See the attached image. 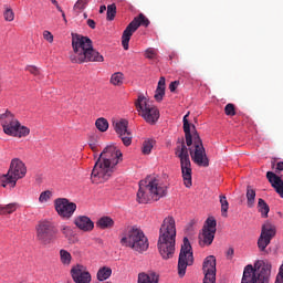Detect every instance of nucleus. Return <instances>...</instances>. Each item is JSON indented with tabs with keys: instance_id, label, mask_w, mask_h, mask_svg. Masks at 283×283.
Wrapping results in <instances>:
<instances>
[{
	"instance_id": "obj_43",
	"label": "nucleus",
	"mask_w": 283,
	"mask_h": 283,
	"mask_svg": "<svg viewBox=\"0 0 283 283\" xmlns=\"http://www.w3.org/2000/svg\"><path fill=\"white\" fill-rule=\"evenodd\" d=\"M27 72H30V74H33V76H39L40 71L36 66H27Z\"/></svg>"
},
{
	"instance_id": "obj_7",
	"label": "nucleus",
	"mask_w": 283,
	"mask_h": 283,
	"mask_svg": "<svg viewBox=\"0 0 283 283\" xmlns=\"http://www.w3.org/2000/svg\"><path fill=\"white\" fill-rule=\"evenodd\" d=\"M271 262L256 261L254 266L248 264L243 270L241 283H270L271 282Z\"/></svg>"
},
{
	"instance_id": "obj_41",
	"label": "nucleus",
	"mask_w": 283,
	"mask_h": 283,
	"mask_svg": "<svg viewBox=\"0 0 283 283\" xmlns=\"http://www.w3.org/2000/svg\"><path fill=\"white\" fill-rule=\"evenodd\" d=\"M43 39L48 41L49 43H54V35L50 31L43 32Z\"/></svg>"
},
{
	"instance_id": "obj_37",
	"label": "nucleus",
	"mask_w": 283,
	"mask_h": 283,
	"mask_svg": "<svg viewBox=\"0 0 283 283\" xmlns=\"http://www.w3.org/2000/svg\"><path fill=\"white\" fill-rule=\"evenodd\" d=\"M4 20L7 21H14V11L11 8H6L3 13Z\"/></svg>"
},
{
	"instance_id": "obj_20",
	"label": "nucleus",
	"mask_w": 283,
	"mask_h": 283,
	"mask_svg": "<svg viewBox=\"0 0 283 283\" xmlns=\"http://www.w3.org/2000/svg\"><path fill=\"white\" fill-rule=\"evenodd\" d=\"M71 277L75 283H92V274L85 265L77 264L71 269Z\"/></svg>"
},
{
	"instance_id": "obj_51",
	"label": "nucleus",
	"mask_w": 283,
	"mask_h": 283,
	"mask_svg": "<svg viewBox=\"0 0 283 283\" xmlns=\"http://www.w3.org/2000/svg\"><path fill=\"white\" fill-rule=\"evenodd\" d=\"M61 13H62V17H63L64 21L67 22V19H65V12L62 11Z\"/></svg>"
},
{
	"instance_id": "obj_34",
	"label": "nucleus",
	"mask_w": 283,
	"mask_h": 283,
	"mask_svg": "<svg viewBox=\"0 0 283 283\" xmlns=\"http://www.w3.org/2000/svg\"><path fill=\"white\" fill-rule=\"evenodd\" d=\"M124 75L122 72H116L114 73L112 76H111V83L112 85H122L123 84V81H124Z\"/></svg>"
},
{
	"instance_id": "obj_17",
	"label": "nucleus",
	"mask_w": 283,
	"mask_h": 283,
	"mask_svg": "<svg viewBox=\"0 0 283 283\" xmlns=\"http://www.w3.org/2000/svg\"><path fill=\"white\" fill-rule=\"evenodd\" d=\"M275 233L276 229L275 226H273L272 223L266 222L262 226L261 234L258 239V248L260 251H266V247L271 244V241L273 240Z\"/></svg>"
},
{
	"instance_id": "obj_35",
	"label": "nucleus",
	"mask_w": 283,
	"mask_h": 283,
	"mask_svg": "<svg viewBox=\"0 0 283 283\" xmlns=\"http://www.w3.org/2000/svg\"><path fill=\"white\" fill-rule=\"evenodd\" d=\"M116 18V4H108L107 6V20L108 21H114V19Z\"/></svg>"
},
{
	"instance_id": "obj_8",
	"label": "nucleus",
	"mask_w": 283,
	"mask_h": 283,
	"mask_svg": "<svg viewBox=\"0 0 283 283\" xmlns=\"http://www.w3.org/2000/svg\"><path fill=\"white\" fill-rule=\"evenodd\" d=\"M28 174V168L21 159H12L10 168L7 174L0 176V187H10L14 189L17 187V181L21 178H25Z\"/></svg>"
},
{
	"instance_id": "obj_53",
	"label": "nucleus",
	"mask_w": 283,
	"mask_h": 283,
	"mask_svg": "<svg viewBox=\"0 0 283 283\" xmlns=\"http://www.w3.org/2000/svg\"><path fill=\"white\" fill-rule=\"evenodd\" d=\"M176 56V54L169 55V59L172 60Z\"/></svg>"
},
{
	"instance_id": "obj_52",
	"label": "nucleus",
	"mask_w": 283,
	"mask_h": 283,
	"mask_svg": "<svg viewBox=\"0 0 283 283\" xmlns=\"http://www.w3.org/2000/svg\"><path fill=\"white\" fill-rule=\"evenodd\" d=\"M51 2L53 3V6H56L59 3L56 0H51Z\"/></svg>"
},
{
	"instance_id": "obj_45",
	"label": "nucleus",
	"mask_w": 283,
	"mask_h": 283,
	"mask_svg": "<svg viewBox=\"0 0 283 283\" xmlns=\"http://www.w3.org/2000/svg\"><path fill=\"white\" fill-rule=\"evenodd\" d=\"M87 25L88 28H91L92 30L96 29V21H94L93 19H88L87 20Z\"/></svg>"
},
{
	"instance_id": "obj_12",
	"label": "nucleus",
	"mask_w": 283,
	"mask_h": 283,
	"mask_svg": "<svg viewBox=\"0 0 283 283\" xmlns=\"http://www.w3.org/2000/svg\"><path fill=\"white\" fill-rule=\"evenodd\" d=\"M149 19L145 17V14L139 13L138 17H135L133 21L126 27L122 35V45L124 50H129V41H132V36L134 32L138 30L140 25L144 28H149Z\"/></svg>"
},
{
	"instance_id": "obj_11",
	"label": "nucleus",
	"mask_w": 283,
	"mask_h": 283,
	"mask_svg": "<svg viewBox=\"0 0 283 283\" xmlns=\"http://www.w3.org/2000/svg\"><path fill=\"white\" fill-rule=\"evenodd\" d=\"M175 156L180 160L181 174L185 187H191V159L189 158V149L185 142H181L175 149Z\"/></svg>"
},
{
	"instance_id": "obj_23",
	"label": "nucleus",
	"mask_w": 283,
	"mask_h": 283,
	"mask_svg": "<svg viewBox=\"0 0 283 283\" xmlns=\"http://www.w3.org/2000/svg\"><path fill=\"white\" fill-rule=\"evenodd\" d=\"M137 283H158V275L156 273L140 272L138 274Z\"/></svg>"
},
{
	"instance_id": "obj_50",
	"label": "nucleus",
	"mask_w": 283,
	"mask_h": 283,
	"mask_svg": "<svg viewBox=\"0 0 283 283\" xmlns=\"http://www.w3.org/2000/svg\"><path fill=\"white\" fill-rule=\"evenodd\" d=\"M90 147H91V149H93V151H94V149H96V143H90Z\"/></svg>"
},
{
	"instance_id": "obj_21",
	"label": "nucleus",
	"mask_w": 283,
	"mask_h": 283,
	"mask_svg": "<svg viewBox=\"0 0 283 283\" xmlns=\"http://www.w3.org/2000/svg\"><path fill=\"white\" fill-rule=\"evenodd\" d=\"M266 178H268L270 185H272L273 189H275L276 193H279V196L281 198H283V180H282V177L277 176L273 171H268L266 172Z\"/></svg>"
},
{
	"instance_id": "obj_46",
	"label": "nucleus",
	"mask_w": 283,
	"mask_h": 283,
	"mask_svg": "<svg viewBox=\"0 0 283 283\" xmlns=\"http://www.w3.org/2000/svg\"><path fill=\"white\" fill-rule=\"evenodd\" d=\"M283 171V161H279L275 167V172Z\"/></svg>"
},
{
	"instance_id": "obj_27",
	"label": "nucleus",
	"mask_w": 283,
	"mask_h": 283,
	"mask_svg": "<svg viewBox=\"0 0 283 283\" xmlns=\"http://www.w3.org/2000/svg\"><path fill=\"white\" fill-rule=\"evenodd\" d=\"M258 209H259V213H261L263 218H269V211H271V208L269 207L266 201H264V199L262 198L259 199Z\"/></svg>"
},
{
	"instance_id": "obj_14",
	"label": "nucleus",
	"mask_w": 283,
	"mask_h": 283,
	"mask_svg": "<svg viewBox=\"0 0 283 283\" xmlns=\"http://www.w3.org/2000/svg\"><path fill=\"white\" fill-rule=\"evenodd\" d=\"M56 228L50 221H43L38 226L36 235L38 240L42 244H51V242L56 238Z\"/></svg>"
},
{
	"instance_id": "obj_38",
	"label": "nucleus",
	"mask_w": 283,
	"mask_h": 283,
	"mask_svg": "<svg viewBox=\"0 0 283 283\" xmlns=\"http://www.w3.org/2000/svg\"><path fill=\"white\" fill-rule=\"evenodd\" d=\"M50 198H52V191L45 190V191L41 192V195L39 197V202H48V200H50Z\"/></svg>"
},
{
	"instance_id": "obj_10",
	"label": "nucleus",
	"mask_w": 283,
	"mask_h": 283,
	"mask_svg": "<svg viewBox=\"0 0 283 283\" xmlns=\"http://www.w3.org/2000/svg\"><path fill=\"white\" fill-rule=\"evenodd\" d=\"M135 107L139 112V116L146 120L149 125H156L158 118H160V111L156 107L149 98L139 94L137 101H135Z\"/></svg>"
},
{
	"instance_id": "obj_2",
	"label": "nucleus",
	"mask_w": 283,
	"mask_h": 283,
	"mask_svg": "<svg viewBox=\"0 0 283 283\" xmlns=\"http://www.w3.org/2000/svg\"><path fill=\"white\" fill-rule=\"evenodd\" d=\"M73 53L70 60L73 63H103L105 59L94 49L92 39L81 34H72Z\"/></svg>"
},
{
	"instance_id": "obj_36",
	"label": "nucleus",
	"mask_w": 283,
	"mask_h": 283,
	"mask_svg": "<svg viewBox=\"0 0 283 283\" xmlns=\"http://www.w3.org/2000/svg\"><path fill=\"white\" fill-rule=\"evenodd\" d=\"M226 116H235V105L234 104H227L224 107Z\"/></svg>"
},
{
	"instance_id": "obj_25",
	"label": "nucleus",
	"mask_w": 283,
	"mask_h": 283,
	"mask_svg": "<svg viewBox=\"0 0 283 283\" xmlns=\"http://www.w3.org/2000/svg\"><path fill=\"white\" fill-rule=\"evenodd\" d=\"M96 227L98 229H112L114 228V219L111 217H102L97 220Z\"/></svg>"
},
{
	"instance_id": "obj_19",
	"label": "nucleus",
	"mask_w": 283,
	"mask_h": 283,
	"mask_svg": "<svg viewBox=\"0 0 283 283\" xmlns=\"http://www.w3.org/2000/svg\"><path fill=\"white\" fill-rule=\"evenodd\" d=\"M203 283H216V256L209 255L203 261Z\"/></svg>"
},
{
	"instance_id": "obj_9",
	"label": "nucleus",
	"mask_w": 283,
	"mask_h": 283,
	"mask_svg": "<svg viewBox=\"0 0 283 283\" xmlns=\"http://www.w3.org/2000/svg\"><path fill=\"white\" fill-rule=\"evenodd\" d=\"M0 123L3 127L4 134L8 136H14L17 138H23L30 135V128L21 125L14 115L7 111L6 113L0 115Z\"/></svg>"
},
{
	"instance_id": "obj_24",
	"label": "nucleus",
	"mask_w": 283,
	"mask_h": 283,
	"mask_svg": "<svg viewBox=\"0 0 283 283\" xmlns=\"http://www.w3.org/2000/svg\"><path fill=\"white\" fill-rule=\"evenodd\" d=\"M164 97H165V77L161 76L158 81V85L155 91L154 98H155V101H157V103H160Z\"/></svg>"
},
{
	"instance_id": "obj_47",
	"label": "nucleus",
	"mask_w": 283,
	"mask_h": 283,
	"mask_svg": "<svg viewBox=\"0 0 283 283\" xmlns=\"http://www.w3.org/2000/svg\"><path fill=\"white\" fill-rule=\"evenodd\" d=\"M233 253H234L233 249L230 248V249L228 250V252H227L228 258H233Z\"/></svg>"
},
{
	"instance_id": "obj_28",
	"label": "nucleus",
	"mask_w": 283,
	"mask_h": 283,
	"mask_svg": "<svg viewBox=\"0 0 283 283\" xmlns=\"http://www.w3.org/2000/svg\"><path fill=\"white\" fill-rule=\"evenodd\" d=\"M247 200L249 209H253V207H255V191L251 186L247 188Z\"/></svg>"
},
{
	"instance_id": "obj_3",
	"label": "nucleus",
	"mask_w": 283,
	"mask_h": 283,
	"mask_svg": "<svg viewBox=\"0 0 283 283\" xmlns=\"http://www.w3.org/2000/svg\"><path fill=\"white\" fill-rule=\"evenodd\" d=\"M189 113L184 116V133L187 147L193 145L195 149H190L191 160L199 167H209V158L202 145V139L196 129V125L189 123Z\"/></svg>"
},
{
	"instance_id": "obj_44",
	"label": "nucleus",
	"mask_w": 283,
	"mask_h": 283,
	"mask_svg": "<svg viewBox=\"0 0 283 283\" xmlns=\"http://www.w3.org/2000/svg\"><path fill=\"white\" fill-rule=\"evenodd\" d=\"M180 85L179 81H174L169 84V90L170 92H176V90H178V86Z\"/></svg>"
},
{
	"instance_id": "obj_40",
	"label": "nucleus",
	"mask_w": 283,
	"mask_h": 283,
	"mask_svg": "<svg viewBox=\"0 0 283 283\" xmlns=\"http://www.w3.org/2000/svg\"><path fill=\"white\" fill-rule=\"evenodd\" d=\"M61 232L63 233V235L65 238H70V235H72V233H73L72 227H70V226H62L61 227Z\"/></svg>"
},
{
	"instance_id": "obj_33",
	"label": "nucleus",
	"mask_w": 283,
	"mask_h": 283,
	"mask_svg": "<svg viewBox=\"0 0 283 283\" xmlns=\"http://www.w3.org/2000/svg\"><path fill=\"white\" fill-rule=\"evenodd\" d=\"M60 260L62 264L69 266L72 263V254L67 252V250H60Z\"/></svg>"
},
{
	"instance_id": "obj_42",
	"label": "nucleus",
	"mask_w": 283,
	"mask_h": 283,
	"mask_svg": "<svg viewBox=\"0 0 283 283\" xmlns=\"http://www.w3.org/2000/svg\"><path fill=\"white\" fill-rule=\"evenodd\" d=\"M146 59H156V50L149 48L145 52Z\"/></svg>"
},
{
	"instance_id": "obj_39",
	"label": "nucleus",
	"mask_w": 283,
	"mask_h": 283,
	"mask_svg": "<svg viewBox=\"0 0 283 283\" xmlns=\"http://www.w3.org/2000/svg\"><path fill=\"white\" fill-rule=\"evenodd\" d=\"M86 3H90V0H77L74 4V10H85Z\"/></svg>"
},
{
	"instance_id": "obj_48",
	"label": "nucleus",
	"mask_w": 283,
	"mask_h": 283,
	"mask_svg": "<svg viewBox=\"0 0 283 283\" xmlns=\"http://www.w3.org/2000/svg\"><path fill=\"white\" fill-rule=\"evenodd\" d=\"M105 10H107V7L101 6L99 7V14H103V12H105Z\"/></svg>"
},
{
	"instance_id": "obj_5",
	"label": "nucleus",
	"mask_w": 283,
	"mask_h": 283,
	"mask_svg": "<svg viewBox=\"0 0 283 283\" xmlns=\"http://www.w3.org/2000/svg\"><path fill=\"white\" fill-rule=\"evenodd\" d=\"M165 196H167V186L163 185L160 179L149 176L139 181L137 202L140 205H147L151 200L157 202V200L165 198Z\"/></svg>"
},
{
	"instance_id": "obj_26",
	"label": "nucleus",
	"mask_w": 283,
	"mask_h": 283,
	"mask_svg": "<svg viewBox=\"0 0 283 283\" xmlns=\"http://www.w3.org/2000/svg\"><path fill=\"white\" fill-rule=\"evenodd\" d=\"M112 277V268L103 266L97 271V280L98 282H105V280H109Z\"/></svg>"
},
{
	"instance_id": "obj_49",
	"label": "nucleus",
	"mask_w": 283,
	"mask_h": 283,
	"mask_svg": "<svg viewBox=\"0 0 283 283\" xmlns=\"http://www.w3.org/2000/svg\"><path fill=\"white\" fill-rule=\"evenodd\" d=\"M54 6H55L56 10H59V12H63V9L61 8V6H59V2Z\"/></svg>"
},
{
	"instance_id": "obj_18",
	"label": "nucleus",
	"mask_w": 283,
	"mask_h": 283,
	"mask_svg": "<svg viewBox=\"0 0 283 283\" xmlns=\"http://www.w3.org/2000/svg\"><path fill=\"white\" fill-rule=\"evenodd\" d=\"M113 127L120 140L123 142V145H125V147H129L134 138L132 132H129L128 129L129 122H127V119H120L119 122H115L113 124Z\"/></svg>"
},
{
	"instance_id": "obj_22",
	"label": "nucleus",
	"mask_w": 283,
	"mask_h": 283,
	"mask_svg": "<svg viewBox=\"0 0 283 283\" xmlns=\"http://www.w3.org/2000/svg\"><path fill=\"white\" fill-rule=\"evenodd\" d=\"M74 224L77 227V229H81V231H92L94 229V222L90 217L80 216L75 218Z\"/></svg>"
},
{
	"instance_id": "obj_15",
	"label": "nucleus",
	"mask_w": 283,
	"mask_h": 283,
	"mask_svg": "<svg viewBox=\"0 0 283 283\" xmlns=\"http://www.w3.org/2000/svg\"><path fill=\"white\" fill-rule=\"evenodd\" d=\"M217 221L213 218H208L201 233H199V241L201 247H210V244H213V240L216 238V227Z\"/></svg>"
},
{
	"instance_id": "obj_32",
	"label": "nucleus",
	"mask_w": 283,
	"mask_h": 283,
	"mask_svg": "<svg viewBox=\"0 0 283 283\" xmlns=\"http://www.w3.org/2000/svg\"><path fill=\"white\" fill-rule=\"evenodd\" d=\"M95 126L97 127L98 132H107V129H109V122H107L104 117H99L96 119Z\"/></svg>"
},
{
	"instance_id": "obj_13",
	"label": "nucleus",
	"mask_w": 283,
	"mask_h": 283,
	"mask_svg": "<svg viewBox=\"0 0 283 283\" xmlns=\"http://www.w3.org/2000/svg\"><path fill=\"white\" fill-rule=\"evenodd\" d=\"M193 264V252L191 251V243L187 237L184 238V243L180 249L178 259V275L185 277L187 273V266Z\"/></svg>"
},
{
	"instance_id": "obj_4",
	"label": "nucleus",
	"mask_w": 283,
	"mask_h": 283,
	"mask_svg": "<svg viewBox=\"0 0 283 283\" xmlns=\"http://www.w3.org/2000/svg\"><path fill=\"white\" fill-rule=\"evenodd\" d=\"M157 248L163 260L174 258V253H176V220L174 217L164 219L159 229Z\"/></svg>"
},
{
	"instance_id": "obj_29",
	"label": "nucleus",
	"mask_w": 283,
	"mask_h": 283,
	"mask_svg": "<svg viewBox=\"0 0 283 283\" xmlns=\"http://www.w3.org/2000/svg\"><path fill=\"white\" fill-rule=\"evenodd\" d=\"M155 143L156 142H154V139H146L142 146V154H144L145 156H149V154H151V150L154 149Z\"/></svg>"
},
{
	"instance_id": "obj_31",
	"label": "nucleus",
	"mask_w": 283,
	"mask_h": 283,
	"mask_svg": "<svg viewBox=\"0 0 283 283\" xmlns=\"http://www.w3.org/2000/svg\"><path fill=\"white\" fill-rule=\"evenodd\" d=\"M17 211V203L0 205V216H7V213H14Z\"/></svg>"
},
{
	"instance_id": "obj_16",
	"label": "nucleus",
	"mask_w": 283,
	"mask_h": 283,
	"mask_svg": "<svg viewBox=\"0 0 283 283\" xmlns=\"http://www.w3.org/2000/svg\"><path fill=\"white\" fill-rule=\"evenodd\" d=\"M54 208L60 218L63 220H70L76 211V203L71 202L66 198H57L54 200Z\"/></svg>"
},
{
	"instance_id": "obj_30",
	"label": "nucleus",
	"mask_w": 283,
	"mask_h": 283,
	"mask_svg": "<svg viewBox=\"0 0 283 283\" xmlns=\"http://www.w3.org/2000/svg\"><path fill=\"white\" fill-rule=\"evenodd\" d=\"M220 205H221V214L223 218H227L229 211V201L227 200V196H219Z\"/></svg>"
},
{
	"instance_id": "obj_6",
	"label": "nucleus",
	"mask_w": 283,
	"mask_h": 283,
	"mask_svg": "<svg viewBox=\"0 0 283 283\" xmlns=\"http://www.w3.org/2000/svg\"><path fill=\"white\" fill-rule=\"evenodd\" d=\"M119 242L122 247L133 249L137 253H144V251L149 249V240L145 235V232L134 226H128L123 230Z\"/></svg>"
},
{
	"instance_id": "obj_1",
	"label": "nucleus",
	"mask_w": 283,
	"mask_h": 283,
	"mask_svg": "<svg viewBox=\"0 0 283 283\" xmlns=\"http://www.w3.org/2000/svg\"><path fill=\"white\" fill-rule=\"evenodd\" d=\"M122 157L123 153L116 150L114 146H107L104 148L92 170V182L98 185V182L109 180V177L114 172V167H116Z\"/></svg>"
},
{
	"instance_id": "obj_54",
	"label": "nucleus",
	"mask_w": 283,
	"mask_h": 283,
	"mask_svg": "<svg viewBox=\"0 0 283 283\" xmlns=\"http://www.w3.org/2000/svg\"><path fill=\"white\" fill-rule=\"evenodd\" d=\"M272 169H275V161H272Z\"/></svg>"
}]
</instances>
